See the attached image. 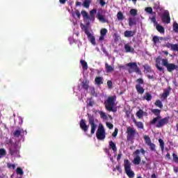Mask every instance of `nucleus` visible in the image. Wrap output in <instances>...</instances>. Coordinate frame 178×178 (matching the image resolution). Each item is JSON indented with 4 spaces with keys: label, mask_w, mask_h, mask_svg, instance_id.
I'll use <instances>...</instances> for the list:
<instances>
[{
    "label": "nucleus",
    "mask_w": 178,
    "mask_h": 178,
    "mask_svg": "<svg viewBox=\"0 0 178 178\" xmlns=\"http://www.w3.org/2000/svg\"><path fill=\"white\" fill-rule=\"evenodd\" d=\"M109 147L113 149V152H116L118 151V148L116 147V143L112 140L109 142Z\"/></svg>",
    "instance_id": "393cba45"
},
{
    "label": "nucleus",
    "mask_w": 178,
    "mask_h": 178,
    "mask_svg": "<svg viewBox=\"0 0 178 178\" xmlns=\"http://www.w3.org/2000/svg\"><path fill=\"white\" fill-rule=\"evenodd\" d=\"M129 13L131 15V16H137V10L132 8L130 10Z\"/></svg>",
    "instance_id": "ea45409f"
},
{
    "label": "nucleus",
    "mask_w": 178,
    "mask_h": 178,
    "mask_svg": "<svg viewBox=\"0 0 178 178\" xmlns=\"http://www.w3.org/2000/svg\"><path fill=\"white\" fill-rule=\"evenodd\" d=\"M124 168L125 173L128 176V177H134V172L131 170V163H130V161H129V159H125L124 161Z\"/></svg>",
    "instance_id": "7ed1b4c3"
},
{
    "label": "nucleus",
    "mask_w": 178,
    "mask_h": 178,
    "mask_svg": "<svg viewBox=\"0 0 178 178\" xmlns=\"http://www.w3.org/2000/svg\"><path fill=\"white\" fill-rule=\"evenodd\" d=\"M72 17L74 19H80L81 17V14L80 13V11L79 10H75L74 13H72Z\"/></svg>",
    "instance_id": "bb28decb"
},
{
    "label": "nucleus",
    "mask_w": 178,
    "mask_h": 178,
    "mask_svg": "<svg viewBox=\"0 0 178 178\" xmlns=\"http://www.w3.org/2000/svg\"><path fill=\"white\" fill-rule=\"evenodd\" d=\"M76 6H81V2H80V1H76Z\"/></svg>",
    "instance_id": "0e129e2a"
},
{
    "label": "nucleus",
    "mask_w": 178,
    "mask_h": 178,
    "mask_svg": "<svg viewBox=\"0 0 178 178\" xmlns=\"http://www.w3.org/2000/svg\"><path fill=\"white\" fill-rule=\"evenodd\" d=\"M105 67H106V71L107 72V73H111V72H113V70H114L112 65H108L107 63H105Z\"/></svg>",
    "instance_id": "2f4dec72"
},
{
    "label": "nucleus",
    "mask_w": 178,
    "mask_h": 178,
    "mask_svg": "<svg viewBox=\"0 0 178 178\" xmlns=\"http://www.w3.org/2000/svg\"><path fill=\"white\" fill-rule=\"evenodd\" d=\"M17 175H20L21 176L24 175L23 170L20 168H17Z\"/></svg>",
    "instance_id": "de8ad7c7"
},
{
    "label": "nucleus",
    "mask_w": 178,
    "mask_h": 178,
    "mask_svg": "<svg viewBox=\"0 0 178 178\" xmlns=\"http://www.w3.org/2000/svg\"><path fill=\"white\" fill-rule=\"evenodd\" d=\"M159 40H163V38L162 37H158V36H154L152 38V42L154 45H156L158 43L161 42Z\"/></svg>",
    "instance_id": "4be33fe9"
},
{
    "label": "nucleus",
    "mask_w": 178,
    "mask_h": 178,
    "mask_svg": "<svg viewBox=\"0 0 178 178\" xmlns=\"http://www.w3.org/2000/svg\"><path fill=\"white\" fill-rule=\"evenodd\" d=\"M143 98L144 99H146V101H151V99H152V95H151L149 92H146Z\"/></svg>",
    "instance_id": "e433bc0d"
},
{
    "label": "nucleus",
    "mask_w": 178,
    "mask_h": 178,
    "mask_svg": "<svg viewBox=\"0 0 178 178\" xmlns=\"http://www.w3.org/2000/svg\"><path fill=\"white\" fill-rule=\"evenodd\" d=\"M127 141H133L136 137V134H137V131H136V129L128 127L127 128Z\"/></svg>",
    "instance_id": "39448f33"
},
{
    "label": "nucleus",
    "mask_w": 178,
    "mask_h": 178,
    "mask_svg": "<svg viewBox=\"0 0 178 178\" xmlns=\"http://www.w3.org/2000/svg\"><path fill=\"white\" fill-rule=\"evenodd\" d=\"M22 133H23V129H17L14 131L13 136L16 138H19L20 137V134H22Z\"/></svg>",
    "instance_id": "7c9ffc66"
},
{
    "label": "nucleus",
    "mask_w": 178,
    "mask_h": 178,
    "mask_svg": "<svg viewBox=\"0 0 178 178\" xmlns=\"http://www.w3.org/2000/svg\"><path fill=\"white\" fill-rule=\"evenodd\" d=\"M162 64L163 66H165L170 73H172L173 70H176L177 69V65L173 64V63H169L168 61V59H162Z\"/></svg>",
    "instance_id": "0eeeda50"
},
{
    "label": "nucleus",
    "mask_w": 178,
    "mask_h": 178,
    "mask_svg": "<svg viewBox=\"0 0 178 178\" xmlns=\"http://www.w3.org/2000/svg\"><path fill=\"white\" fill-rule=\"evenodd\" d=\"M151 22H152V23H154V24H156V25L158 24V22H156V18L155 17V16H153L151 18Z\"/></svg>",
    "instance_id": "8fccbe9b"
},
{
    "label": "nucleus",
    "mask_w": 178,
    "mask_h": 178,
    "mask_svg": "<svg viewBox=\"0 0 178 178\" xmlns=\"http://www.w3.org/2000/svg\"><path fill=\"white\" fill-rule=\"evenodd\" d=\"M124 49L125 52H134V48L130 47V44H124Z\"/></svg>",
    "instance_id": "a878e982"
},
{
    "label": "nucleus",
    "mask_w": 178,
    "mask_h": 178,
    "mask_svg": "<svg viewBox=\"0 0 178 178\" xmlns=\"http://www.w3.org/2000/svg\"><path fill=\"white\" fill-rule=\"evenodd\" d=\"M117 17L118 20H123L124 17L123 16V13H122V12L120 11L117 14Z\"/></svg>",
    "instance_id": "c03bdc74"
},
{
    "label": "nucleus",
    "mask_w": 178,
    "mask_h": 178,
    "mask_svg": "<svg viewBox=\"0 0 178 178\" xmlns=\"http://www.w3.org/2000/svg\"><path fill=\"white\" fill-rule=\"evenodd\" d=\"M135 35H136V31H125L124 33V35L127 38H130V37H134Z\"/></svg>",
    "instance_id": "6ab92c4d"
},
{
    "label": "nucleus",
    "mask_w": 178,
    "mask_h": 178,
    "mask_svg": "<svg viewBox=\"0 0 178 178\" xmlns=\"http://www.w3.org/2000/svg\"><path fill=\"white\" fill-rule=\"evenodd\" d=\"M121 158H122V153L118 154L117 156V161H120Z\"/></svg>",
    "instance_id": "bf43d9fd"
},
{
    "label": "nucleus",
    "mask_w": 178,
    "mask_h": 178,
    "mask_svg": "<svg viewBox=\"0 0 178 178\" xmlns=\"http://www.w3.org/2000/svg\"><path fill=\"white\" fill-rule=\"evenodd\" d=\"M118 129H115L114 132L112 134L113 137H116L118 136Z\"/></svg>",
    "instance_id": "6e6d98bb"
},
{
    "label": "nucleus",
    "mask_w": 178,
    "mask_h": 178,
    "mask_svg": "<svg viewBox=\"0 0 178 178\" xmlns=\"http://www.w3.org/2000/svg\"><path fill=\"white\" fill-rule=\"evenodd\" d=\"M88 105V106H94V102L90 101Z\"/></svg>",
    "instance_id": "052dcab7"
},
{
    "label": "nucleus",
    "mask_w": 178,
    "mask_h": 178,
    "mask_svg": "<svg viewBox=\"0 0 178 178\" xmlns=\"http://www.w3.org/2000/svg\"><path fill=\"white\" fill-rule=\"evenodd\" d=\"M144 140H145V144H147L148 145V147H149L150 151L156 152V149H155L156 145H155V144L152 143V142L151 141V138H149V136H145Z\"/></svg>",
    "instance_id": "9b49d317"
},
{
    "label": "nucleus",
    "mask_w": 178,
    "mask_h": 178,
    "mask_svg": "<svg viewBox=\"0 0 178 178\" xmlns=\"http://www.w3.org/2000/svg\"><path fill=\"white\" fill-rule=\"evenodd\" d=\"M104 40H105V35H100V36L99 38V41L102 42V41H104Z\"/></svg>",
    "instance_id": "4d7b16f0"
},
{
    "label": "nucleus",
    "mask_w": 178,
    "mask_h": 178,
    "mask_svg": "<svg viewBox=\"0 0 178 178\" xmlns=\"http://www.w3.org/2000/svg\"><path fill=\"white\" fill-rule=\"evenodd\" d=\"M59 1H60V3L63 5V4L66 3V1H67V0H59Z\"/></svg>",
    "instance_id": "69168bd1"
},
{
    "label": "nucleus",
    "mask_w": 178,
    "mask_h": 178,
    "mask_svg": "<svg viewBox=\"0 0 178 178\" xmlns=\"http://www.w3.org/2000/svg\"><path fill=\"white\" fill-rule=\"evenodd\" d=\"M90 3H91V1H90V0H85L83 1V5L84 8H90Z\"/></svg>",
    "instance_id": "4c0bfd02"
},
{
    "label": "nucleus",
    "mask_w": 178,
    "mask_h": 178,
    "mask_svg": "<svg viewBox=\"0 0 178 178\" xmlns=\"http://www.w3.org/2000/svg\"><path fill=\"white\" fill-rule=\"evenodd\" d=\"M128 20L129 27H133V26H136V24H137L135 17H129Z\"/></svg>",
    "instance_id": "412c9836"
},
{
    "label": "nucleus",
    "mask_w": 178,
    "mask_h": 178,
    "mask_svg": "<svg viewBox=\"0 0 178 178\" xmlns=\"http://www.w3.org/2000/svg\"><path fill=\"white\" fill-rule=\"evenodd\" d=\"M136 82L138 83L136 85V90L138 92V94H140V95H143L144 94L145 89L141 86L142 84H144V79L139 78L136 79Z\"/></svg>",
    "instance_id": "6e6552de"
},
{
    "label": "nucleus",
    "mask_w": 178,
    "mask_h": 178,
    "mask_svg": "<svg viewBox=\"0 0 178 178\" xmlns=\"http://www.w3.org/2000/svg\"><path fill=\"white\" fill-rule=\"evenodd\" d=\"M140 152H141L142 155H145V150L143 148H141Z\"/></svg>",
    "instance_id": "680f3d73"
},
{
    "label": "nucleus",
    "mask_w": 178,
    "mask_h": 178,
    "mask_svg": "<svg viewBox=\"0 0 178 178\" xmlns=\"http://www.w3.org/2000/svg\"><path fill=\"white\" fill-rule=\"evenodd\" d=\"M136 116L138 119H142L143 116H144V111L142 109H139L136 113Z\"/></svg>",
    "instance_id": "f704fd0d"
},
{
    "label": "nucleus",
    "mask_w": 178,
    "mask_h": 178,
    "mask_svg": "<svg viewBox=\"0 0 178 178\" xmlns=\"http://www.w3.org/2000/svg\"><path fill=\"white\" fill-rule=\"evenodd\" d=\"M151 178H157L156 175L152 174V176H151Z\"/></svg>",
    "instance_id": "774afa93"
},
{
    "label": "nucleus",
    "mask_w": 178,
    "mask_h": 178,
    "mask_svg": "<svg viewBox=\"0 0 178 178\" xmlns=\"http://www.w3.org/2000/svg\"><path fill=\"white\" fill-rule=\"evenodd\" d=\"M140 149H136L134 152V155H135L136 156H140Z\"/></svg>",
    "instance_id": "5fc2aeb1"
},
{
    "label": "nucleus",
    "mask_w": 178,
    "mask_h": 178,
    "mask_svg": "<svg viewBox=\"0 0 178 178\" xmlns=\"http://www.w3.org/2000/svg\"><path fill=\"white\" fill-rule=\"evenodd\" d=\"M133 122L136 124V126L138 127V129H144V124H143L142 122H137L136 119H134Z\"/></svg>",
    "instance_id": "c85d7f7f"
},
{
    "label": "nucleus",
    "mask_w": 178,
    "mask_h": 178,
    "mask_svg": "<svg viewBox=\"0 0 178 178\" xmlns=\"http://www.w3.org/2000/svg\"><path fill=\"white\" fill-rule=\"evenodd\" d=\"M161 21L163 23H165L166 24H169V23H170V14H169V11H165L163 13Z\"/></svg>",
    "instance_id": "4468645a"
},
{
    "label": "nucleus",
    "mask_w": 178,
    "mask_h": 178,
    "mask_svg": "<svg viewBox=\"0 0 178 178\" xmlns=\"http://www.w3.org/2000/svg\"><path fill=\"white\" fill-rule=\"evenodd\" d=\"M97 19L100 21L102 23H106V18H105V15H103L101 12H98L96 15Z\"/></svg>",
    "instance_id": "f3484780"
},
{
    "label": "nucleus",
    "mask_w": 178,
    "mask_h": 178,
    "mask_svg": "<svg viewBox=\"0 0 178 178\" xmlns=\"http://www.w3.org/2000/svg\"><path fill=\"white\" fill-rule=\"evenodd\" d=\"M106 126L108 127L110 129H113V124L111 122H106Z\"/></svg>",
    "instance_id": "864d4df0"
},
{
    "label": "nucleus",
    "mask_w": 178,
    "mask_h": 178,
    "mask_svg": "<svg viewBox=\"0 0 178 178\" xmlns=\"http://www.w3.org/2000/svg\"><path fill=\"white\" fill-rule=\"evenodd\" d=\"M99 115H100V118L103 119L104 120H106L108 119V116H106V113L104 111H99Z\"/></svg>",
    "instance_id": "c9c22d12"
},
{
    "label": "nucleus",
    "mask_w": 178,
    "mask_h": 178,
    "mask_svg": "<svg viewBox=\"0 0 178 178\" xmlns=\"http://www.w3.org/2000/svg\"><path fill=\"white\" fill-rule=\"evenodd\" d=\"M165 156H166V158H167L168 159H171V158H170V153H167L166 155H165Z\"/></svg>",
    "instance_id": "e2e57ef3"
},
{
    "label": "nucleus",
    "mask_w": 178,
    "mask_h": 178,
    "mask_svg": "<svg viewBox=\"0 0 178 178\" xmlns=\"http://www.w3.org/2000/svg\"><path fill=\"white\" fill-rule=\"evenodd\" d=\"M108 33V29H102L100 30V35H106V33Z\"/></svg>",
    "instance_id": "a19ab883"
},
{
    "label": "nucleus",
    "mask_w": 178,
    "mask_h": 178,
    "mask_svg": "<svg viewBox=\"0 0 178 178\" xmlns=\"http://www.w3.org/2000/svg\"><path fill=\"white\" fill-rule=\"evenodd\" d=\"M85 34H86L89 41L91 42L92 45H95L97 42H95V37L90 33V31H88V26H85L84 29Z\"/></svg>",
    "instance_id": "f8f14e48"
},
{
    "label": "nucleus",
    "mask_w": 178,
    "mask_h": 178,
    "mask_svg": "<svg viewBox=\"0 0 178 178\" xmlns=\"http://www.w3.org/2000/svg\"><path fill=\"white\" fill-rule=\"evenodd\" d=\"M84 23L88 26L91 24V22H95V13H97V9H93L90 11V15H88V13L86 10H82L81 12Z\"/></svg>",
    "instance_id": "f257e3e1"
},
{
    "label": "nucleus",
    "mask_w": 178,
    "mask_h": 178,
    "mask_svg": "<svg viewBox=\"0 0 178 178\" xmlns=\"http://www.w3.org/2000/svg\"><path fill=\"white\" fill-rule=\"evenodd\" d=\"M96 137L97 140H105V137H106V136L105 135V128L102 124H99V127L96 132Z\"/></svg>",
    "instance_id": "423d86ee"
},
{
    "label": "nucleus",
    "mask_w": 178,
    "mask_h": 178,
    "mask_svg": "<svg viewBox=\"0 0 178 178\" xmlns=\"http://www.w3.org/2000/svg\"><path fill=\"white\" fill-rule=\"evenodd\" d=\"M154 104L156 106H158V108H163V104H162V102H161V100H156Z\"/></svg>",
    "instance_id": "58836bf2"
},
{
    "label": "nucleus",
    "mask_w": 178,
    "mask_h": 178,
    "mask_svg": "<svg viewBox=\"0 0 178 178\" xmlns=\"http://www.w3.org/2000/svg\"><path fill=\"white\" fill-rule=\"evenodd\" d=\"M127 66L129 73H138V74H141V70L137 65V63H129L127 64Z\"/></svg>",
    "instance_id": "20e7f679"
},
{
    "label": "nucleus",
    "mask_w": 178,
    "mask_h": 178,
    "mask_svg": "<svg viewBox=\"0 0 178 178\" xmlns=\"http://www.w3.org/2000/svg\"><path fill=\"white\" fill-rule=\"evenodd\" d=\"M10 155H17V149H10Z\"/></svg>",
    "instance_id": "37998d69"
},
{
    "label": "nucleus",
    "mask_w": 178,
    "mask_h": 178,
    "mask_svg": "<svg viewBox=\"0 0 178 178\" xmlns=\"http://www.w3.org/2000/svg\"><path fill=\"white\" fill-rule=\"evenodd\" d=\"M115 101H116V96L108 97V99L104 101L105 108L108 112H118V108L115 106Z\"/></svg>",
    "instance_id": "f03ea898"
},
{
    "label": "nucleus",
    "mask_w": 178,
    "mask_h": 178,
    "mask_svg": "<svg viewBox=\"0 0 178 178\" xmlns=\"http://www.w3.org/2000/svg\"><path fill=\"white\" fill-rule=\"evenodd\" d=\"M152 112L156 117L150 121V124H155L159 120L162 119V117L161 116V110L154 108L152 110Z\"/></svg>",
    "instance_id": "1a4fd4ad"
},
{
    "label": "nucleus",
    "mask_w": 178,
    "mask_h": 178,
    "mask_svg": "<svg viewBox=\"0 0 178 178\" xmlns=\"http://www.w3.org/2000/svg\"><path fill=\"white\" fill-rule=\"evenodd\" d=\"M90 81H88V80H86L85 81L82 82V88H83L84 90H86V91H88V88H89V84Z\"/></svg>",
    "instance_id": "c756f323"
},
{
    "label": "nucleus",
    "mask_w": 178,
    "mask_h": 178,
    "mask_svg": "<svg viewBox=\"0 0 178 178\" xmlns=\"http://www.w3.org/2000/svg\"><path fill=\"white\" fill-rule=\"evenodd\" d=\"M159 143L160 144V148H161L162 152H163L165 151V142L163 141V140L160 138V139H159Z\"/></svg>",
    "instance_id": "72a5a7b5"
},
{
    "label": "nucleus",
    "mask_w": 178,
    "mask_h": 178,
    "mask_svg": "<svg viewBox=\"0 0 178 178\" xmlns=\"http://www.w3.org/2000/svg\"><path fill=\"white\" fill-rule=\"evenodd\" d=\"M156 67L159 72H163V67H161V59L159 58L156 60Z\"/></svg>",
    "instance_id": "aec40b11"
},
{
    "label": "nucleus",
    "mask_w": 178,
    "mask_h": 178,
    "mask_svg": "<svg viewBox=\"0 0 178 178\" xmlns=\"http://www.w3.org/2000/svg\"><path fill=\"white\" fill-rule=\"evenodd\" d=\"M79 126L81 130L84 131V133H87V131H88L89 126L86 123V120L81 119L79 122Z\"/></svg>",
    "instance_id": "2eb2a0df"
},
{
    "label": "nucleus",
    "mask_w": 178,
    "mask_h": 178,
    "mask_svg": "<svg viewBox=\"0 0 178 178\" xmlns=\"http://www.w3.org/2000/svg\"><path fill=\"white\" fill-rule=\"evenodd\" d=\"M88 119L89 124L91 127L90 134H94L95 133V130H97V124H95V120L94 119V116L88 115Z\"/></svg>",
    "instance_id": "9d476101"
},
{
    "label": "nucleus",
    "mask_w": 178,
    "mask_h": 178,
    "mask_svg": "<svg viewBox=\"0 0 178 178\" xmlns=\"http://www.w3.org/2000/svg\"><path fill=\"white\" fill-rule=\"evenodd\" d=\"M170 94V89H165L163 91V92L161 95H160L161 101H165V99H167Z\"/></svg>",
    "instance_id": "dca6fc26"
},
{
    "label": "nucleus",
    "mask_w": 178,
    "mask_h": 178,
    "mask_svg": "<svg viewBox=\"0 0 178 178\" xmlns=\"http://www.w3.org/2000/svg\"><path fill=\"white\" fill-rule=\"evenodd\" d=\"M145 10L147 13H149V15H152V13H154V10L152 7H147Z\"/></svg>",
    "instance_id": "79ce46f5"
},
{
    "label": "nucleus",
    "mask_w": 178,
    "mask_h": 178,
    "mask_svg": "<svg viewBox=\"0 0 178 178\" xmlns=\"http://www.w3.org/2000/svg\"><path fill=\"white\" fill-rule=\"evenodd\" d=\"M166 48H171V51H175L177 47V44H172V43H166L165 44Z\"/></svg>",
    "instance_id": "b1692460"
},
{
    "label": "nucleus",
    "mask_w": 178,
    "mask_h": 178,
    "mask_svg": "<svg viewBox=\"0 0 178 178\" xmlns=\"http://www.w3.org/2000/svg\"><path fill=\"white\" fill-rule=\"evenodd\" d=\"M156 29L159 33H161V34H163L165 33V28H163V26H161L159 24L156 25Z\"/></svg>",
    "instance_id": "cd10ccee"
},
{
    "label": "nucleus",
    "mask_w": 178,
    "mask_h": 178,
    "mask_svg": "<svg viewBox=\"0 0 178 178\" xmlns=\"http://www.w3.org/2000/svg\"><path fill=\"white\" fill-rule=\"evenodd\" d=\"M107 86H108V88H109V90L112 89L113 87V83H112V81H108Z\"/></svg>",
    "instance_id": "49530a36"
},
{
    "label": "nucleus",
    "mask_w": 178,
    "mask_h": 178,
    "mask_svg": "<svg viewBox=\"0 0 178 178\" xmlns=\"http://www.w3.org/2000/svg\"><path fill=\"white\" fill-rule=\"evenodd\" d=\"M126 116H127V118H130V111H127V112H126Z\"/></svg>",
    "instance_id": "338daca9"
},
{
    "label": "nucleus",
    "mask_w": 178,
    "mask_h": 178,
    "mask_svg": "<svg viewBox=\"0 0 178 178\" xmlns=\"http://www.w3.org/2000/svg\"><path fill=\"white\" fill-rule=\"evenodd\" d=\"M7 167L8 168V169H16V165L15 164H12V163H8L7 164Z\"/></svg>",
    "instance_id": "a18cd8bd"
},
{
    "label": "nucleus",
    "mask_w": 178,
    "mask_h": 178,
    "mask_svg": "<svg viewBox=\"0 0 178 178\" xmlns=\"http://www.w3.org/2000/svg\"><path fill=\"white\" fill-rule=\"evenodd\" d=\"M6 155V150L5 149H1V156H5Z\"/></svg>",
    "instance_id": "3c124183"
},
{
    "label": "nucleus",
    "mask_w": 178,
    "mask_h": 178,
    "mask_svg": "<svg viewBox=\"0 0 178 178\" xmlns=\"http://www.w3.org/2000/svg\"><path fill=\"white\" fill-rule=\"evenodd\" d=\"M132 162L134 165H140L141 163V157H140V156H136Z\"/></svg>",
    "instance_id": "5701e85b"
},
{
    "label": "nucleus",
    "mask_w": 178,
    "mask_h": 178,
    "mask_svg": "<svg viewBox=\"0 0 178 178\" xmlns=\"http://www.w3.org/2000/svg\"><path fill=\"white\" fill-rule=\"evenodd\" d=\"M116 170H118V172H122L120 165H116L115 168L113 169V172H115Z\"/></svg>",
    "instance_id": "603ef678"
},
{
    "label": "nucleus",
    "mask_w": 178,
    "mask_h": 178,
    "mask_svg": "<svg viewBox=\"0 0 178 178\" xmlns=\"http://www.w3.org/2000/svg\"><path fill=\"white\" fill-rule=\"evenodd\" d=\"M95 83L96 86H101V84H104V78L102 76H96L95 79Z\"/></svg>",
    "instance_id": "a211bd4d"
},
{
    "label": "nucleus",
    "mask_w": 178,
    "mask_h": 178,
    "mask_svg": "<svg viewBox=\"0 0 178 178\" xmlns=\"http://www.w3.org/2000/svg\"><path fill=\"white\" fill-rule=\"evenodd\" d=\"M157 124L156 125V127L158 129H161V127H163L165 124H168L169 123V117H165L164 118H161L157 121Z\"/></svg>",
    "instance_id": "ddd939ff"
},
{
    "label": "nucleus",
    "mask_w": 178,
    "mask_h": 178,
    "mask_svg": "<svg viewBox=\"0 0 178 178\" xmlns=\"http://www.w3.org/2000/svg\"><path fill=\"white\" fill-rule=\"evenodd\" d=\"M106 3L105 2V1L99 0V4L101 5V6H105Z\"/></svg>",
    "instance_id": "13d9d810"
},
{
    "label": "nucleus",
    "mask_w": 178,
    "mask_h": 178,
    "mask_svg": "<svg viewBox=\"0 0 178 178\" xmlns=\"http://www.w3.org/2000/svg\"><path fill=\"white\" fill-rule=\"evenodd\" d=\"M81 65L82 66V69L83 70H87V69H88V65L87 64V62H86V60H81Z\"/></svg>",
    "instance_id": "473e14b6"
},
{
    "label": "nucleus",
    "mask_w": 178,
    "mask_h": 178,
    "mask_svg": "<svg viewBox=\"0 0 178 178\" xmlns=\"http://www.w3.org/2000/svg\"><path fill=\"white\" fill-rule=\"evenodd\" d=\"M173 30L175 33H178V24L177 23L174 24Z\"/></svg>",
    "instance_id": "09e8293b"
}]
</instances>
